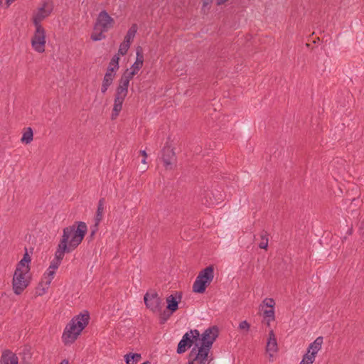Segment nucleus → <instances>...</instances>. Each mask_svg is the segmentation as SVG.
I'll use <instances>...</instances> for the list:
<instances>
[{"label":"nucleus","mask_w":364,"mask_h":364,"mask_svg":"<svg viewBox=\"0 0 364 364\" xmlns=\"http://www.w3.org/2000/svg\"><path fill=\"white\" fill-rule=\"evenodd\" d=\"M218 336V327L212 326L206 329L201 334L200 346H198V343H196L190 351L191 356H194V358H200V364H210L213 360V358L209 356L210 350Z\"/></svg>","instance_id":"obj_1"},{"label":"nucleus","mask_w":364,"mask_h":364,"mask_svg":"<svg viewBox=\"0 0 364 364\" xmlns=\"http://www.w3.org/2000/svg\"><path fill=\"white\" fill-rule=\"evenodd\" d=\"M90 320L88 311L74 316L67 324L62 336L65 345L72 344L77 338L82 330L87 326Z\"/></svg>","instance_id":"obj_2"},{"label":"nucleus","mask_w":364,"mask_h":364,"mask_svg":"<svg viewBox=\"0 0 364 364\" xmlns=\"http://www.w3.org/2000/svg\"><path fill=\"white\" fill-rule=\"evenodd\" d=\"M87 231V225L84 222H76L73 225L66 227L63 230L61 239L67 236L66 244L74 250L82 242Z\"/></svg>","instance_id":"obj_3"},{"label":"nucleus","mask_w":364,"mask_h":364,"mask_svg":"<svg viewBox=\"0 0 364 364\" xmlns=\"http://www.w3.org/2000/svg\"><path fill=\"white\" fill-rule=\"evenodd\" d=\"M129 80L125 77H121L119 80V85L117 87L116 92L114 95V105L112 112V119H115L119 114L122 109V105L124 99L128 94V87L129 85Z\"/></svg>","instance_id":"obj_4"},{"label":"nucleus","mask_w":364,"mask_h":364,"mask_svg":"<svg viewBox=\"0 0 364 364\" xmlns=\"http://www.w3.org/2000/svg\"><path fill=\"white\" fill-rule=\"evenodd\" d=\"M214 277V267L212 265L201 270L193 285V291L196 293L203 294L207 287L211 283Z\"/></svg>","instance_id":"obj_5"},{"label":"nucleus","mask_w":364,"mask_h":364,"mask_svg":"<svg viewBox=\"0 0 364 364\" xmlns=\"http://www.w3.org/2000/svg\"><path fill=\"white\" fill-rule=\"evenodd\" d=\"M29 270L30 268L28 265H27V267L25 268L24 270H20L19 269H15L12 279V287L14 292L16 295L21 294L29 285L30 281L25 277Z\"/></svg>","instance_id":"obj_6"},{"label":"nucleus","mask_w":364,"mask_h":364,"mask_svg":"<svg viewBox=\"0 0 364 364\" xmlns=\"http://www.w3.org/2000/svg\"><path fill=\"white\" fill-rule=\"evenodd\" d=\"M199 339L200 333L197 329L186 332L178 344L177 353L182 354L185 353L188 348H190Z\"/></svg>","instance_id":"obj_7"},{"label":"nucleus","mask_w":364,"mask_h":364,"mask_svg":"<svg viewBox=\"0 0 364 364\" xmlns=\"http://www.w3.org/2000/svg\"><path fill=\"white\" fill-rule=\"evenodd\" d=\"M114 19L105 10H102L97 17L94 24V30L106 33L114 27Z\"/></svg>","instance_id":"obj_8"},{"label":"nucleus","mask_w":364,"mask_h":364,"mask_svg":"<svg viewBox=\"0 0 364 364\" xmlns=\"http://www.w3.org/2000/svg\"><path fill=\"white\" fill-rule=\"evenodd\" d=\"M36 30L31 38V46L38 53H42L45 51L46 46V30L42 26H35Z\"/></svg>","instance_id":"obj_9"},{"label":"nucleus","mask_w":364,"mask_h":364,"mask_svg":"<svg viewBox=\"0 0 364 364\" xmlns=\"http://www.w3.org/2000/svg\"><path fill=\"white\" fill-rule=\"evenodd\" d=\"M144 301L146 308L154 314L160 312L163 308L162 300L156 291L146 292Z\"/></svg>","instance_id":"obj_10"},{"label":"nucleus","mask_w":364,"mask_h":364,"mask_svg":"<svg viewBox=\"0 0 364 364\" xmlns=\"http://www.w3.org/2000/svg\"><path fill=\"white\" fill-rule=\"evenodd\" d=\"M53 9V6L51 2L44 1L42 6L38 9V12L33 17L34 26H42L41 22L51 14Z\"/></svg>","instance_id":"obj_11"},{"label":"nucleus","mask_w":364,"mask_h":364,"mask_svg":"<svg viewBox=\"0 0 364 364\" xmlns=\"http://www.w3.org/2000/svg\"><path fill=\"white\" fill-rule=\"evenodd\" d=\"M223 200V195L218 192L215 196L212 191H205L200 196V201L202 204L207 207H210L221 203Z\"/></svg>","instance_id":"obj_12"},{"label":"nucleus","mask_w":364,"mask_h":364,"mask_svg":"<svg viewBox=\"0 0 364 364\" xmlns=\"http://www.w3.org/2000/svg\"><path fill=\"white\" fill-rule=\"evenodd\" d=\"M161 159L166 169H171L172 165L176 161V156L173 149L169 146H165L162 151Z\"/></svg>","instance_id":"obj_13"},{"label":"nucleus","mask_w":364,"mask_h":364,"mask_svg":"<svg viewBox=\"0 0 364 364\" xmlns=\"http://www.w3.org/2000/svg\"><path fill=\"white\" fill-rule=\"evenodd\" d=\"M65 240H67V237H65V236L64 239H60L55 253V259L60 262L63 260L65 253H70L73 251L68 247V244H66Z\"/></svg>","instance_id":"obj_14"},{"label":"nucleus","mask_w":364,"mask_h":364,"mask_svg":"<svg viewBox=\"0 0 364 364\" xmlns=\"http://www.w3.org/2000/svg\"><path fill=\"white\" fill-rule=\"evenodd\" d=\"M322 343L323 337L319 336L316 338V340L309 345L308 350L305 355L309 356L310 359H314L315 360L316 355L321 348Z\"/></svg>","instance_id":"obj_15"},{"label":"nucleus","mask_w":364,"mask_h":364,"mask_svg":"<svg viewBox=\"0 0 364 364\" xmlns=\"http://www.w3.org/2000/svg\"><path fill=\"white\" fill-rule=\"evenodd\" d=\"M18 358L10 350H5L2 352L0 358V364H18Z\"/></svg>","instance_id":"obj_16"},{"label":"nucleus","mask_w":364,"mask_h":364,"mask_svg":"<svg viewBox=\"0 0 364 364\" xmlns=\"http://www.w3.org/2000/svg\"><path fill=\"white\" fill-rule=\"evenodd\" d=\"M55 269H48V272L47 273V277L49 278L48 279H46V282L41 281L38 284V287H37V291H36L38 295L41 296L46 293V289H47L48 288V287L50 286L51 281L53 278V276L55 274Z\"/></svg>","instance_id":"obj_17"},{"label":"nucleus","mask_w":364,"mask_h":364,"mask_svg":"<svg viewBox=\"0 0 364 364\" xmlns=\"http://www.w3.org/2000/svg\"><path fill=\"white\" fill-rule=\"evenodd\" d=\"M178 296H175L173 295H170L166 298L167 306L166 309L168 311H171V312H175L178 309V303L181 300V294L178 292L176 293Z\"/></svg>","instance_id":"obj_18"},{"label":"nucleus","mask_w":364,"mask_h":364,"mask_svg":"<svg viewBox=\"0 0 364 364\" xmlns=\"http://www.w3.org/2000/svg\"><path fill=\"white\" fill-rule=\"evenodd\" d=\"M144 63V55L142 48L138 46L136 48V61L131 67V70H134L138 72L143 66Z\"/></svg>","instance_id":"obj_19"},{"label":"nucleus","mask_w":364,"mask_h":364,"mask_svg":"<svg viewBox=\"0 0 364 364\" xmlns=\"http://www.w3.org/2000/svg\"><path fill=\"white\" fill-rule=\"evenodd\" d=\"M267 350L276 352L277 350V342L273 330L269 333V339L267 343Z\"/></svg>","instance_id":"obj_20"},{"label":"nucleus","mask_w":364,"mask_h":364,"mask_svg":"<svg viewBox=\"0 0 364 364\" xmlns=\"http://www.w3.org/2000/svg\"><path fill=\"white\" fill-rule=\"evenodd\" d=\"M119 57L118 55H114L112 58L111 59L107 72L111 73H115V72L119 69Z\"/></svg>","instance_id":"obj_21"},{"label":"nucleus","mask_w":364,"mask_h":364,"mask_svg":"<svg viewBox=\"0 0 364 364\" xmlns=\"http://www.w3.org/2000/svg\"><path fill=\"white\" fill-rule=\"evenodd\" d=\"M141 358V354L136 353H129L124 355L126 364H136Z\"/></svg>","instance_id":"obj_22"},{"label":"nucleus","mask_w":364,"mask_h":364,"mask_svg":"<svg viewBox=\"0 0 364 364\" xmlns=\"http://www.w3.org/2000/svg\"><path fill=\"white\" fill-rule=\"evenodd\" d=\"M137 31V25L136 23H134L132 25V26L128 30L126 36H124V42H127V43L131 45V42L133 41L135 34Z\"/></svg>","instance_id":"obj_23"},{"label":"nucleus","mask_w":364,"mask_h":364,"mask_svg":"<svg viewBox=\"0 0 364 364\" xmlns=\"http://www.w3.org/2000/svg\"><path fill=\"white\" fill-rule=\"evenodd\" d=\"M104 203H105V198H100L98 205H97V209L95 215V221H97V223H100V221L102 220L103 217V211H104Z\"/></svg>","instance_id":"obj_24"},{"label":"nucleus","mask_w":364,"mask_h":364,"mask_svg":"<svg viewBox=\"0 0 364 364\" xmlns=\"http://www.w3.org/2000/svg\"><path fill=\"white\" fill-rule=\"evenodd\" d=\"M33 139V129L31 127L26 128V131L23 133V136L21 137V141L26 144H30Z\"/></svg>","instance_id":"obj_25"},{"label":"nucleus","mask_w":364,"mask_h":364,"mask_svg":"<svg viewBox=\"0 0 364 364\" xmlns=\"http://www.w3.org/2000/svg\"><path fill=\"white\" fill-rule=\"evenodd\" d=\"M263 316L264 318L267 320V326H269L270 322L275 320L274 309H269L264 310Z\"/></svg>","instance_id":"obj_26"},{"label":"nucleus","mask_w":364,"mask_h":364,"mask_svg":"<svg viewBox=\"0 0 364 364\" xmlns=\"http://www.w3.org/2000/svg\"><path fill=\"white\" fill-rule=\"evenodd\" d=\"M261 241L259 243V247L267 250L268 247V233L263 230L260 234Z\"/></svg>","instance_id":"obj_27"},{"label":"nucleus","mask_w":364,"mask_h":364,"mask_svg":"<svg viewBox=\"0 0 364 364\" xmlns=\"http://www.w3.org/2000/svg\"><path fill=\"white\" fill-rule=\"evenodd\" d=\"M174 312H171V311H163L162 309H161L160 312H156L155 314H157L159 315L160 318V323H164L169 318L170 316L173 314Z\"/></svg>","instance_id":"obj_28"},{"label":"nucleus","mask_w":364,"mask_h":364,"mask_svg":"<svg viewBox=\"0 0 364 364\" xmlns=\"http://www.w3.org/2000/svg\"><path fill=\"white\" fill-rule=\"evenodd\" d=\"M114 77L115 73L106 72L102 80V84L109 87L112 84Z\"/></svg>","instance_id":"obj_29"},{"label":"nucleus","mask_w":364,"mask_h":364,"mask_svg":"<svg viewBox=\"0 0 364 364\" xmlns=\"http://www.w3.org/2000/svg\"><path fill=\"white\" fill-rule=\"evenodd\" d=\"M129 48H130V44L127 43V42L123 41L119 46L117 55H126Z\"/></svg>","instance_id":"obj_30"},{"label":"nucleus","mask_w":364,"mask_h":364,"mask_svg":"<svg viewBox=\"0 0 364 364\" xmlns=\"http://www.w3.org/2000/svg\"><path fill=\"white\" fill-rule=\"evenodd\" d=\"M275 305L274 300L272 298H266L263 300L262 304L260 305V307L262 309L264 308V306L269 307L270 309H274Z\"/></svg>","instance_id":"obj_31"},{"label":"nucleus","mask_w":364,"mask_h":364,"mask_svg":"<svg viewBox=\"0 0 364 364\" xmlns=\"http://www.w3.org/2000/svg\"><path fill=\"white\" fill-rule=\"evenodd\" d=\"M105 32L100 31L99 33H93L91 34L90 38L93 41H99L106 38V36L104 34Z\"/></svg>","instance_id":"obj_32"},{"label":"nucleus","mask_w":364,"mask_h":364,"mask_svg":"<svg viewBox=\"0 0 364 364\" xmlns=\"http://www.w3.org/2000/svg\"><path fill=\"white\" fill-rule=\"evenodd\" d=\"M238 328L240 331L247 333L250 331V324L247 321H243L240 323Z\"/></svg>","instance_id":"obj_33"},{"label":"nucleus","mask_w":364,"mask_h":364,"mask_svg":"<svg viewBox=\"0 0 364 364\" xmlns=\"http://www.w3.org/2000/svg\"><path fill=\"white\" fill-rule=\"evenodd\" d=\"M137 73L138 72L134 70H129V69H127L122 76L130 81L134 77V76L137 74Z\"/></svg>","instance_id":"obj_34"},{"label":"nucleus","mask_w":364,"mask_h":364,"mask_svg":"<svg viewBox=\"0 0 364 364\" xmlns=\"http://www.w3.org/2000/svg\"><path fill=\"white\" fill-rule=\"evenodd\" d=\"M188 364H200V358H194V356H191V353L188 355Z\"/></svg>","instance_id":"obj_35"},{"label":"nucleus","mask_w":364,"mask_h":364,"mask_svg":"<svg viewBox=\"0 0 364 364\" xmlns=\"http://www.w3.org/2000/svg\"><path fill=\"white\" fill-rule=\"evenodd\" d=\"M60 263L61 262L54 258V259L50 264L49 269H57L60 266Z\"/></svg>","instance_id":"obj_36"},{"label":"nucleus","mask_w":364,"mask_h":364,"mask_svg":"<svg viewBox=\"0 0 364 364\" xmlns=\"http://www.w3.org/2000/svg\"><path fill=\"white\" fill-rule=\"evenodd\" d=\"M314 362V359H310V358L305 354L303 356L302 360L300 362L299 364H313Z\"/></svg>","instance_id":"obj_37"},{"label":"nucleus","mask_w":364,"mask_h":364,"mask_svg":"<svg viewBox=\"0 0 364 364\" xmlns=\"http://www.w3.org/2000/svg\"><path fill=\"white\" fill-rule=\"evenodd\" d=\"M26 261L21 259L17 264L16 269H19L20 270H24L25 268L27 267V266L25 265Z\"/></svg>","instance_id":"obj_38"},{"label":"nucleus","mask_w":364,"mask_h":364,"mask_svg":"<svg viewBox=\"0 0 364 364\" xmlns=\"http://www.w3.org/2000/svg\"><path fill=\"white\" fill-rule=\"evenodd\" d=\"M213 0H203V8L206 7L207 6L210 5Z\"/></svg>","instance_id":"obj_39"},{"label":"nucleus","mask_w":364,"mask_h":364,"mask_svg":"<svg viewBox=\"0 0 364 364\" xmlns=\"http://www.w3.org/2000/svg\"><path fill=\"white\" fill-rule=\"evenodd\" d=\"M146 158H145V157H143V159L141 160V163L144 164V166H142V168H141L143 171L146 170Z\"/></svg>","instance_id":"obj_40"},{"label":"nucleus","mask_w":364,"mask_h":364,"mask_svg":"<svg viewBox=\"0 0 364 364\" xmlns=\"http://www.w3.org/2000/svg\"><path fill=\"white\" fill-rule=\"evenodd\" d=\"M99 224L100 223H97V221H95V225L91 227V230H95V232H96L98 230Z\"/></svg>","instance_id":"obj_41"},{"label":"nucleus","mask_w":364,"mask_h":364,"mask_svg":"<svg viewBox=\"0 0 364 364\" xmlns=\"http://www.w3.org/2000/svg\"><path fill=\"white\" fill-rule=\"evenodd\" d=\"M22 259L26 261V262H31V257H29V255L27 253H26L24 255L23 258Z\"/></svg>","instance_id":"obj_42"},{"label":"nucleus","mask_w":364,"mask_h":364,"mask_svg":"<svg viewBox=\"0 0 364 364\" xmlns=\"http://www.w3.org/2000/svg\"><path fill=\"white\" fill-rule=\"evenodd\" d=\"M108 87H109L108 86L102 84L101 92L105 94L107 92Z\"/></svg>","instance_id":"obj_43"},{"label":"nucleus","mask_w":364,"mask_h":364,"mask_svg":"<svg viewBox=\"0 0 364 364\" xmlns=\"http://www.w3.org/2000/svg\"><path fill=\"white\" fill-rule=\"evenodd\" d=\"M140 154L143 156V157L147 158V154L145 150L140 151Z\"/></svg>","instance_id":"obj_44"},{"label":"nucleus","mask_w":364,"mask_h":364,"mask_svg":"<svg viewBox=\"0 0 364 364\" xmlns=\"http://www.w3.org/2000/svg\"><path fill=\"white\" fill-rule=\"evenodd\" d=\"M60 364H69L68 360H63Z\"/></svg>","instance_id":"obj_45"},{"label":"nucleus","mask_w":364,"mask_h":364,"mask_svg":"<svg viewBox=\"0 0 364 364\" xmlns=\"http://www.w3.org/2000/svg\"><path fill=\"white\" fill-rule=\"evenodd\" d=\"M95 233H96V232H95V230H91V232H90V237H92L95 235Z\"/></svg>","instance_id":"obj_46"},{"label":"nucleus","mask_w":364,"mask_h":364,"mask_svg":"<svg viewBox=\"0 0 364 364\" xmlns=\"http://www.w3.org/2000/svg\"><path fill=\"white\" fill-rule=\"evenodd\" d=\"M2 3H3V1L2 0H0V6L2 5Z\"/></svg>","instance_id":"obj_47"}]
</instances>
